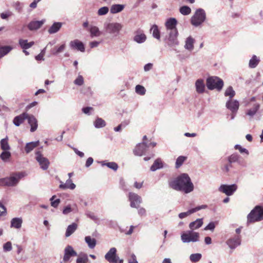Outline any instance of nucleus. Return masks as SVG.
I'll return each mask as SVG.
<instances>
[{
  "mask_svg": "<svg viewBox=\"0 0 263 263\" xmlns=\"http://www.w3.org/2000/svg\"><path fill=\"white\" fill-rule=\"evenodd\" d=\"M177 21L176 18L171 17L166 20L165 23V27L167 33L169 34L168 45L176 53L180 52V46L179 42L176 40L178 35V31L176 28Z\"/></svg>",
  "mask_w": 263,
  "mask_h": 263,
  "instance_id": "1",
  "label": "nucleus"
},
{
  "mask_svg": "<svg viewBox=\"0 0 263 263\" xmlns=\"http://www.w3.org/2000/svg\"><path fill=\"white\" fill-rule=\"evenodd\" d=\"M263 220V207L257 205L247 216L248 222H254Z\"/></svg>",
  "mask_w": 263,
  "mask_h": 263,
  "instance_id": "2",
  "label": "nucleus"
},
{
  "mask_svg": "<svg viewBox=\"0 0 263 263\" xmlns=\"http://www.w3.org/2000/svg\"><path fill=\"white\" fill-rule=\"evenodd\" d=\"M206 18V14L204 10L201 8L196 10L192 16L191 22L192 25L199 27L202 25Z\"/></svg>",
  "mask_w": 263,
  "mask_h": 263,
  "instance_id": "3",
  "label": "nucleus"
},
{
  "mask_svg": "<svg viewBox=\"0 0 263 263\" xmlns=\"http://www.w3.org/2000/svg\"><path fill=\"white\" fill-rule=\"evenodd\" d=\"M181 190L185 194H189L194 190V185L188 174L182 173Z\"/></svg>",
  "mask_w": 263,
  "mask_h": 263,
  "instance_id": "4",
  "label": "nucleus"
},
{
  "mask_svg": "<svg viewBox=\"0 0 263 263\" xmlns=\"http://www.w3.org/2000/svg\"><path fill=\"white\" fill-rule=\"evenodd\" d=\"M156 145V143L154 142L144 141L139 143L136 145L134 149V154L138 156H141L144 155L150 147H154Z\"/></svg>",
  "mask_w": 263,
  "mask_h": 263,
  "instance_id": "5",
  "label": "nucleus"
},
{
  "mask_svg": "<svg viewBox=\"0 0 263 263\" xmlns=\"http://www.w3.org/2000/svg\"><path fill=\"white\" fill-rule=\"evenodd\" d=\"M123 27V25L119 23H105L104 24V28L106 32L115 36L119 33Z\"/></svg>",
  "mask_w": 263,
  "mask_h": 263,
  "instance_id": "6",
  "label": "nucleus"
},
{
  "mask_svg": "<svg viewBox=\"0 0 263 263\" xmlns=\"http://www.w3.org/2000/svg\"><path fill=\"white\" fill-rule=\"evenodd\" d=\"M206 86L210 90L216 89L220 90L223 86V82L221 79L217 77H212L207 79Z\"/></svg>",
  "mask_w": 263,
  "mask_h": 263,
  "instance_id": "7",
  "label": "nucleus"
},
{
  "mask_svg": "<svg viewBox=\"0 0 263 263\" xmlns=\"http://www.w3.org/2000/svg\"><path fill=\"white\" fill-rule=\"evenodd\" d=\"M195 43V39L192 36L190 35L187 37L184 41V48L187 50L186 52H184L182 54V59L187 58L191 55V52L194 49V44Z\"/></svg>",
  "mask_w": 263,
  "mask_h": 263,
  "instance_id": "8",
  "label": "nucleus"
},
{
  "mask_svg": "<svg viewBox=\"0 0 263 263\" xmlns=\"http://www.w3.org/2000/svg\"><path fill=\"white\" fill-rule=\"evenodd\" d=\"M22 173H18L11 175L10 177L4 178L5 185L13 186L16 185L23 177Z\"/></svg>",
  "mask_w": 263,
  "mask_h": 263,
  "instance_id": "9",
  "label": "nucleus"
},
{
  "mask_svg": "<svg viewBox=\"0 0 263 263\" xmlns=\"http://www.w3.org/2000/svg\"><path fill=\"white\" fill-rule=\"evenodd\" d=\"M199 240L198 233L192 231H189L182 234V241L183 242H197Z\"/></svg>",
  "mask_w": 263,
  "mask_h": 263,
  "instance_id": "10",
  "label": "nucleus"
},
{
  "mask_svg": "<svg viewBox=\"0 0 263 263\" xmlns=\"http://www.w3.org/2000/svg\"><path fill=\"white\" fill-rule=\"evenodd\" d=\"M35 159L39 162L41 168L43 170H47L50 164L48 159L44 157L39 151L35 153Z\"/></svg>",
  "mask_w": 263,
  "mask_h": 263,
  "instance_id": "11",
  "label": "nucleus"
},
{
  "mask_svg": "<svg viewBox=\"0 0 263 263\" xmlns=\"http://www.w3.org/2000/svg\"><path fill=\"white\" fill-rule=\"evenodd\" d=\"M104 257L109 263H118L119 257L117 255V249L114 247L110 248Z\"/></svg>",
  "mask_w": 263,
  "mask_h": 263,
  "instance_id": "12",
  "label": "nucleus"
},
{
  "mask_svg": "<svg viewBox=\"0 0 263 263\" xmlns=\"http://www.w3.org/2000/svg\"><path fill=\"white\" fill-rule=\"evenodd\" d=\"M128 199L130 202V205L132 208H138L142 202V198L138 194L130 192L128 194Z\"/></svg>",
  "mask_w": 263,
  "mask_h": 263,
  "instance_id": "13",
  "label": "nucleus"
},
{
  "mask_svg": "<svg viewBox=\"0 0 263 263\" xmlns=\"http://www.w3.org/2000/svg\"><path fill=\"white\" fill-rule=\"evenodd\" d=\"M237 189V185L235 184L232 185L222 184L219 187V191L224 193L228 196L232 195Z\"/></svg>",
  "mask_w": 263,
  "mask_h": 263,
  "instance_id": "14",
  "label": "nucleus"
},
{
  "mask_svg": "<svg viewBox=\"0 0 263 263\" xmlns=\"http://www.w3.org/2000/svg\"><path fill=\"white\" fill-rule=\"evenodd\" d=\"M226 106L232 113L236 114L239 109V103L236 100L229 99L226 102Z\"/></svg>",
  "mask_w": 263,
  "mask_h": 263,
  "instance_id": "15",
  "label": "nucleus"
},
{
  "mask_svg": "<svg viewBox=\"0 0 263 263\" xmlns=\"http://www.w3.org/2000/svg\"><path fill=\"white\" fill-rule=\"evenodd\" d=\"M77 256V253L73 250L70 246L66 247L64 250V256L63 257L64 261H67L72 256Z\"/></svg>",
  "mask_w": 263,
  "mask_h": 263,
  "instance_id": "16",
  "label": "nucleus"
},
{
  "mask_svg": "<svg viewBox=\"0 0 263 263\" xmlns=\"http://www.w3.org/2000/svg\"><path fill=\"white\" fill-rule=\"evenodd\" d=\"M26 119H27L28 123L31 127L30 132H34L35 131L38 127L37 120L36 118L33 115L27 113Z\"/></svg>",
  "mask_w": 263,
  "mask_h": 263,
  "instance_id": "17",
  "label": "nucleus"
},
{
  "mask_svg": "<svg viewBox=\"0 0 263 263\" xmlns=\"http://www.w3.org/2000/svg\"><path fill=\"white\" fill-rule=\"evenodd\" d=\"M227 244L231 249H234L241 244V239L239 236H235L230 238L227 241Z\"/></svg>",
  "mask_w": 263,
  "mask_h": 263,
  "instance_id": "18",
  "label": "nucleus"
},
{
  "mask_svg": "<svg viewBox=\"0 0 263 263\" xmlns=\"http://www.w3.org/2000/svg\"><path fill=\"white\" fill-rule=\"evenodd\" d=\"M70 47L72 49H77L81 52L85 51V47L83 43L78 40L71 41L69 43Z\"/></svg>",
  "mask_w": 263,
  "mask_h": 263,
  "instance_id": "19",
  "label": "nucleus"
},
{
  "mask_svg": "<svg viewBox=\"0 0 263 263\" xmlns=\"http://www.w3.org/2000/svg\"><path fill=\"white\" fill-rule=\"evenodd\" d=\"M170 186L176 191H181V175L169 181Z\"/></svg>",
  "mask_w": 263,
  "mask_h": 263,
  "instance_id": "20",
  "label": "nucleus"
},
{
  "mask_svg": "<svg viewBox=\"0 0 263 263\" xmlns=\"http://www.w3.org/2000/svg\"><path fill=\"white\" fill-rule=\"evenodd\" d=\"M45 22V20L31 21L28 24V28L31 31L37 30L41 27V26L44 24Z\"/></svg>",
  "mask_w": 263,
  "mask_h": 263,
  "instance_id": "21",
  "label": "nucleus"
},
{
  "mask_svg": "<svg viewBox=\"0 0 263 263\" xmlns=\"http://www.w3.org/2000/svg\"><path fill=\"white\" fill-rule=\"evenodd\" d=\"M146 40V35L141 30H137L134 37V41L137 43L141 44L144 43Z\"/></svg>",
  "mask_w": 263,
  "mask_h": 263,
  "instance_id": "22",
  "label": "nucleus"
},
{
  "mask_svg": "<svg viewBox=\"0 0 263 263\" xmlns=\"http://www.w3.org/2000/svg\"><path fill=\"white\" fill-rule=\"evenodd\" d=\"M27 117V113L26 112H23L22 114L15 117L13 119V123L16 126H19L24 122Z\"/></svg>",
  "mask_w": 263,
  "mask_h": 263,
  "instance_id": "23",
  "label": "nucleus"
},
{
  "mask_svg": "<svg viewBox=\"0 0 263 263\" xmlns=\"http://www.w3.org/2000/svg\"><path fill=\"white\" fill-rule=\"evenodd\" d=\"M77 213L78 212V208L76 204L72 205L68 204L66 205L63 210V214L64 215H68L70 212Z\"/></svg>",
  "mask_w": 263,
  "mask_h": 263,
  "instance_id": "24",
  "label": "nucleus"
},
{
  "mask_svg": "<svg viewBox=\"0 0 263 263\" xmlns=\"http://www.w3.org/2000/svg\"><path fill=\"white\" fill-rule=\"evenodd\" d=\"M23 219L21 217L13 218L11 220L10 227L16 229H20L22 227Z\"/></svg>",
  "mask_w": 263,
  "mask_h": 263,
  "instance_id": "25",
  "label": "nucleus"
},
{
  "mask_svg": "<svg viewBox=\"0 0 263 263\" xmlns=\"http://www.w3.org/2000/svg\"><path fill=\"white\" fill-rule=\"evenodd\" d=\"M196 91L199 93H202L205 89V84L202 79H198L195 83Z\"/></svg>",
  "mask_w": 263,
  "mask_h": 263,
  "instance_id": "26",
  "label": "nucleus"
},
{
  "mask_svg": "<svg viewBox=\"0 0 263 263\" xmlns=\"http://www.w3.org/2000/svg\"><path fill=\"white\" fill-rule=\"evenodd\" d=\"M89 31L91 37H98L101 34V32L99 28L96 26L90 25L89 26Z\"/></svg>",
  "mask_w": 263,
  "mask_h": 263,
  "instance_id": "27",
  "label": "nucleus"
},
{
  "mask_svg": "<svg viewBox=\"0 0 263 263\" xmlns=\"http://www.w3.org/2000/svg\"><path fill=\"white\" fill-rule=\"evenodd\" d=\"M62 23L60 22H55L48 29V32L49 34H54L60 30L62 27Z\"/></svg>",
  "mask_w": 263,
  "mask_h": 263,
  "instance_id": "28",
  "label": "nucleus"
},
{
  "mask_svg": "<svg viewBox=\"0 0 263 263\" xmlns=\"http://www.w3.org/2000/svg\"><path fill=\"white\" fill-rule=\"evenodd\" d=\"M163 163L161 159L158 158L155 160L153 165L150 167V170L155 172L158 169L163 168Z\"/></svg>",
  "mask_w": 263,
  "mask_h": 263,
  "instance_id": "29",
  "label": "nucleus"
},
{
  "mask_svg": "<svg viewBox=\"0 0 263 263\" xmlns=\"http://www.w3.org/2000/svg\"><path fill=\"white\" fill-rule=\"evenodd\" d=\"M39 145V141L27 143L25 147V151L26 153L28 154L31 152L34 148L38 146Z\"/></svg>",
  "mask_w": 263,
  "mask_h": 263,
  "instance_id": "30",
  "label": "nucleus"
},
{
  "mask_svg": "<svg viewBox=\"0 0 263 263\" xmlns=\"http://www.w3.org/2000/svg\"><path fill=\"white\" fill-rule=\"evenodd\" d=\"M59 187L62 189H69L70 190H73L76 187V185L72 182L71 179L69 178L66 180L65 183L61 184Z\"/></svg>",
  "mask_w": 263,
  "mask_h": 263,
  "instance_id": "31",
  "label": "nucleus"
},
{
  "mask_svg": "<svg viewBox=\"0 0 263 263\" xmlns=\"http://www.w3.org/2000/svg\"><path fill=\"white\" fill-rule=\"evenodd\" d=\"M125 6L121 4H114L110 7V11L112 14H115L122 11Z\"/></svg>",
  "mask_w": 263,
  "mask_h": 263,
  "instance_id": "32",
  "label": "nucleus"
},
{
  "mask_svg": "<svg viewBox=\"0 0 263 263\" xmlns=\"http://www.w3.org/2000/svg\"><path fill=\"white\" fill-rule=\"evenodd\" d=\"M78 225L76 223H72L68 226L65 233V236L69 237L77 230Z\"/></svg>",
  "mask_w": 263,
  "mask_h": 263,
  "instance_id": "33",
  "label": "nucleus"
},
{
  "mask_svg": "<svg viewBox=\"0 0 263 263\" xmlns=\"http://www.w3.org/2000/svg\"><path fill=\"white\" fill-rule=\"evenodd\" d=\"M1 148L3 151H9L10 146L8 143V138L2 139L0 141Z\"/></svg>",
  "mask_w": 263,
  "mask_h": 263,
  "instance_id": "34",
  "label": "nucleus"
},
{
  "mask_svg": "<svg viewBox=\"0 0 263 263\" xmlns=\"http://www.w3.org/2000/svg\"><path fill=\"white\" fill-rule=\"evenodd\" d=\"M34 44V42L28 43L26 40L20 39L19 40V44L23 49H27L30 48Z\"/></svg>",
  "mask_w": 263,
  "mask_h": 263,
  "instance_id": "35",
  "label": "nucleus"
},
{
  "mask_svg": "<svg viewBox=\"0 0 263 263\" xmlns=\"http://www.w3.org/2000/svg\"><path fill=\"white\" fill-rule=\"evenodd\" d=\"M85 241L90 249H93L96 247L97 242L95 238H91L89 236H86Z\"/></svg>",
  "mask_w": 263,
  "mask_h": 263,
  "instance_id": "36",
  "label": "nucleus"
},
{
  "mask_svg": "<svg viewBox=\"0 0 263 263\" xmlns=\"http://www.w3.org/2000/svg\"><path fill=\"white\" fill-rule=\"evenodd\" d=\"M12 49V47L10 46H0V59L7 54Z\"/></svg>",
  "mask_w": 263,
  "mask_h": 263,
  "instance_id": "37",
  "label": "nucleus"
},
{
  "mask_svg": "<svg viewBox=\"0 0 263 263\" xmlns=\"http://www.w3.org/2000/svg\"><path fill=\"white\" fill-rule=\"evenodd\" d=\"M88 255L85 253H80L76 259L77 263H88Z\"/></svg>",
  "mask_w": 263,
  "mask_h": 263,
  "instance_id": "38",
  "label": "nucleus"
},
{
  "mask_svg": "<svg viewBox=\"0 0 263 263\" xmlns=\"http://www.w3.org/2000/svg\"><path fill=\"white\" fill-rule=\"evenodd\" d=\"M203 224L202 219H197L190 224V228L192 230H195L199 228Z\"/></svg>",
  "mask_w": 263,
  "mask_h": 263,
  "instance_id": "39",
  "label": "nucleus"
},
{
  "mask_svg": "<svg viewBox=\"0 0 263 263\" xmlns=\"http://www.w3.org/2000/svg\"><path fill=\"white\" fill-rule=\"evenodd\" d=\"M94 126L96 128H100L104 127L106 125L105 121L101 118H97L95 121Z\"/></svg>",
  "mask_w": 263,
  "mask_h": 263,
  "instance_id": "40",
  "label": "nucleus"
},
{
  "mask_svg": "<svg viewBox=\"0 0 263 263\" xmlns=\"http://www.w3.org/2000/svg\"><path fill=\"white\" fill-rule=\"evenodd\" d=\"M66 48V45L65 44H63L61 45H60L59 47H55L51 51L52 54L53 55H58L59 53L63 52V51Z\"/></svg>",
  "mask_w": 263,
  "mask_h": 263,
  "instance_id": "41",
  "label": "nucleus"
},
{
  "mask_svg": "<svg viewBox=\"0 0 263 263\" xmlns=\"http://www.w3.org/2000/svg\"><path fill=\"white\" fill-rule=\"evenodd\" d=\"M151 31L152 32V34L154 37L158 40H160V32L158 30V26L156 25H154L152 26L151 29Z\"/></svg>",
  "mask_w": 263,
  "mask_h": 263,
  "instance_id": "42",
  "label": "nucleus"
},
{
  "mask_svg": "<svg viewBox=\"0 0 263 263\" xmlns=\"http://www.w3.org/2000/svg\"><path fill=\"white\" fill-rule=\"evenodd\" d=\"M235 95V91L234 90L232 86L228 87L224 92V96L226 97H229V99H232Z\"/></svg>",
  "mask_w": 263,
  "mask_h": 263,
  "instance_id": "43",
  "label": "nucleus"
},
{
  "mask_svg": "<svg viewBox=\"0 0 263 263\" xmlns=\"http://www.w3.org/2000/svg\"><path fill=\"white\" fill-rule=\"evenodd\" d=\"M259 62V59L256 55H253L249 61V67L252 68L256 67Z\"/></svg>",
  "mask_w": 263,
  "mask_h": 263,
  "instance_id": "44",
  "label": "nucleus"
},
{
  "mask_svg": "<svg viewBox=\"0 0 263 263\" xmlns=\"http://www.w3.org/2000/svg\"><path fill=\"white\" fill-rule=\"evenodd\" d=\"M259 107L260 105L259 104H255L252 108L248 110L247 115L250 117H253L259 109Z\"/></svg>",
  "mask_w": 263,
  "mask_h": 263,
  "instance_id": "45",
  "label": "nucleus"
},
{
  "mask_svg": "<svg viewBox=\"0 0 263 263\" xmlns=\"http://www.w3.org/2000/svg\"><path fill=\"white\" fill-rule=\"evenodd\" d=\"M202 257L200 253L192 254L190 256V259L192 262H197L199 261Z\"/></svg>",
  "mask_w": 263,
  "mask_h": 263,
  "instance_id": "46",
  "label": "nucleus"
},
{
  "mask_svg": "<svg viewBox=\"0 0 263 263\" xmlns=\"http://www.w3.org/2000/svg\"><path fill=\"white\" fill-rule=\"evenodd\" d=\"M10 157L11 153L9 151H3L0 155L1 159L4 161H6Z\"/></svg>",
  "mask_w": 263,
  "mask_h": 263,
  "instance_id": "47",
  "label": "nucleus"
},
{
  "mask_svg": "<svg viewBox=\"0 0 263 263\" xmlns=\"http://www.w3.org/2000/svg\"><path fill=\"white\" fill-rule=\"evenodd\" d=\"M136 92L140 95H144L146 92L145 88L140 85H137L135 87Z\"/></svg>",
  "mask_w": 263,
  "mask_h": 263,
  "instance_id": "48",
  "label": "nucleus"
},
{
  "mask_svg": "<svg viewBox=\"0 0 263 263\" xmlns=\"http://www.w3.org/2000/svg\"><path fill=\"white\" fill-rule=\"evenodd\" d=\"M109 11V8L107 7L104 6L100 8L98 10V15L99 16L106 15Z\"/></svg>",
  "mask_w": 263,
  "mask_h": 263,
  "instance_id": "49",
  "label": "nucleus"
},
{
  "mask_svg": "<svg viewBox=\"0 0 263 263\" xmlns=\"http://www.w3.org/2000/svg\"><path fill=\"white\" fill-rule=\"evenodd\" d=\"M102 165H106L109 168H110L115 171H117L118 168V164L114 162H107L106 163H104Z\"/></svg>",
  "mask_w": 263,
  "mask_h": 263,
  "instance_id": "50",
  "label": "nucleus"
},
{
  "mask_svg": "<svg viewBox=\"0 0 263 263\" xmlns=\"http://www.w3.org/2000/svg\"><path fill=\"white\" fill-rule=\"evenodd\" d=\"M239 158V156L236 154H233L231 155L228 158L229 162L230 163H234L237 162Z\"/></svg>",
  "mask_w": 263,
  "mask_h": 263,
  "instance_id": "51",
  "label": "nucleus"
},
{
  "mask_svg": "<svg viewBox=\"0 0 263 263\" xmlns=\"http://www.w3.org/2000/svg\"><path fill=\"white\" fill-rule=\"evenodd\" d=\"M12 249V243L10 241H8L3 245V250L5 252H9Z\"/></svg>",
  "mask_w": 263,
  "mask_h": 263,
  "instance_id": "52",
  "label": "nucleus"
},
{
  "mask_svg": "<svg viewBox=\"0 0 263 263\" xmlns=\"http://www.w3.org/2000/svg\"><path fill=\"white\" fill-rule=\"evenodd\" d=\"M74 83L76 85L81 86L84 83V79L82 76L79 75L77 79L74 81Z\"/></svg>",
  "mask_w": 263,
  "mask_h": 263,
  "instance_id": "53",
  "label": "nucleus"
},
{
  "mask_svg": "<svg viewBox=\"0 0 263 263\" xmlns=\"http://www.w3.org/2000/svg\"><path fill=\"white\" fill-rule=\"evenodd\" d=\"M191 12V8L187 6H182V14L189 15Z\"/></svg>",
  "mask_w": 263,
  "mask_h": 263,
  "instance_id": "54",
  "label": "nucleus"
},
{
  "mask_svg": "<svg viewBox=\"0 0 263 263\" xmlns=\"http://www.w3.org/2000/svg\"><path fill=\"white\" fill-rule=\"evenodd\" d=\"M235 148L239 150L240 153H245L247 155L249 154V151L246 148L242 147L240 145H235Z\"/></svg>",
  "mask_w": 263,
  "mask_h": 263,
  "instance_id": "55",
  "label": "nucleus"
},
{
  "mask_svg": "<svg viewBox=\"0 0 263 263\" xmlns=\"http://www.w3.org/2000/svg\"><path fill=\"white\" fill-rule=\"evenodd\" d=\"M7 211L5 206L0 201V217L6 215Z\"/></svg>",
  "mask_w": 263,
  "mask_h": 263,
  "instance_id": "56",
  "label": "nucleus"
},
{
  "mask_svg": "<svg viewBox=\"0 0 263 263\" xmlns=\"http://www.w3.org/2000/svg\"><path fill=\"white\" fill-rule=\"evenodd\" d=\"M85 214L88 217L90 218V219H91L93 220L96 221V220H98L97 216H96L95 214L93 212H91L90 211H87V212H86Z\"/></svg>",
  "mask_w": 263,
  "mask_h": 263,
  "instance_id": "57",
  "label": "nucleus"
},
{
  "mask_svg": "<svg viewBox=\"0 0 263 263\" xmlns=\"http://www.w3.org/2000/svg\"><path fill=\"white\" fill-rule=\"evenodd\" d=\"M128 263H138L136 256L134 254H132L130 258L128 260Z\"/></svg>",
  "mask_w": 263,
  "mask_h": 263,
  "instance_id": "58",
  "label": "nucleus"
},
{
  "mask_svg": "<svg viewBox=\"0 0 263 263\" xmlns=\"http://www.w3.org/2000/svg\"><path fill=\"white\" fill-rule=\"evenodd\" d=\"M215 228L214 222H211L208 224V225L204 228L205 230H211L213 231Z\"/></svg>",
  "mask_w": 263,
  "mask_h": 263,
  "instance_id": "59",
  "label": "nucleus"
},
{
  "mask_svg": "<svg viewBox=\"0 0 263 263\" xmlns=\"http://www.w3.org/2000/svg\"><path fill=\"white\" fill-rule=\"evenodd\" d=\"M208 206L206 205H201L198 206L196 207L195 208L192 209V211L191 212H196L199 210H200L201 209H205L207 208Z\"/></svg>",
  "mask_w": 263,
  "mask_h": 263,
  "instance_id": "60",
  "label": "nucleus"
},
{
  "mask_svg": "<svg viewBox=\"0 0 263 263\" xmlns=\"http://www.w3.org/2000/svg\"><path fill=\"white\" fill-rule=\"evenodd\" d=\"M12 15V12L8 11L5 13H2L1 14V17L2 19H7L9 16Z\"/></svg>",
  "mask_w": 263,
  "mask_h": 263,
  "instance_id": "61",
  "label": "nucleus"
},
{
  "mask_svg": "<svg viewBox=\"0 0 263 263\" xmlns=\"http://www.w3.org/2000/svg\"><path fill=\"white\" fill-rule=\"evenodd\" d=\"M14 7L18 12H21L23 7L22 5L19 2H17L15 3Z\"/></svg>",
  "mask_w": 263,
  "mask_h": 263,
  "instance_id": "62",
  "label": "nucleus"
},
{
  "mask_svg": "<svg viewBox=\"0 0 263 263\" xmlns=\"http://www.w3.org/2000/svg\"><path fill=\"white\" fill-rule=\"evenodd\" d=\"M93 161V158L91 157H89L86 160V162L85 163V166L86 167H88L92 164Z\"/></svg>",
  "mask_w": 263,
  "mask_h": 263,
  "instance_id": "63",
  "label": "nucleus"
},
{
  "mask_svg": "<svg viewBox=\"0 0 263 263\" xmlns=\"http://www.w3.org/2000/svg\"><path fill=\"white\" fill-rule=\"evenodd\" d=\"M60 202V199H57L54 201L51 202V205L54 208H57Z\"/></svg>",
  "mask_w": 263,
  "mask_h": 263,
  "instance_id": "64",
  "label": "nucleus"
}]
</instances>
